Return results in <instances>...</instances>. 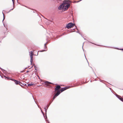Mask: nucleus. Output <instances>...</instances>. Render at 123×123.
Segmentation results:
<instances>
[{
  "label": "nucleus",
  "mask_w": 123,
  "mask_h": 123,
  "mask_svg": "<svg viewBox=\"0 0 123 123\" xmlns=\"http://www.w3.org/2000/svg\"><path fill=\"white\" fill-rule=\"evenodd\" d=\"M70 1L69 0H65L63 2V3L61 5L58 7L59 10H60L62 9L63 11L67 10L70 6Z\"/></svg>",
  "instance_id": "nucleus-1"
},
{
  "label": "nucleus",
  "mask_w": 123,
  "mask_h": 123,
  "mask_svg": "<svg viewBox=\"0 0 123 123\" xmlns=\"http://www.w3.org/2000/svg\"><path fill=\"white\" fill-rule=\"evenodd\" d=\"M74 26V24H73L70 23L67 25L66 27L68 29H69L72 27Z\"/></svg>",
  "instance_id": "nucleus-2"
},
{
  "label": "nucleus",
  "mask_w": 123,
  "mask_h": 123,
  "mask_svg": "<svg viewBox=\"0 0 123 123\" xmlns=\"http://www.w3.org/2000/svg\"><path fill=\"white\" fill-rule=\"evenodd\" d=\"M33 52H32V51H31L30 52V56L31 57V60L30 62L31 63H32L33 61Z\"/></svg>",
  "instance_id": "nucleus-3"
},
{
  "label": "nucleus",
  "mask_w": 123,
  "mask_h": 123,
  "mask_svg": "<svg viewBox=\"0 0 123 123\" xmlns=\"http://www.w3.org/2000/svg\"><path fill=\"white\" fill-rule=\"evenodd\" d=\"M68 88L67 87L64 88H62L61 89L60 91H61V92H63V91H64L68 89Z\"/></svg>",
  "instance_id": "nucleus-4"
},
{
  "label": "nucleus",
  "mask_w": 123,
  "mask_h": 123,
  "mask_svg": "<svg viewBox=\"0 0 123 123\" xmlns=\"http://www.w3.org/2000/svg\"><path fill=\"white\" fill-rule=\"evenodd\" d=\"M61 88V86H57V87L55 88V90H58L59 89H60Z\"/></svg>",
  "instance_id": "nucleus-5"
},
{
  "label": "nucleus",
  "mask_w": 123,
  "mask_h": 123,
  "mask_svg": "<svg viewBox=\"0 0 123 123\" xmlns=\"http://www.w3.org/2000/svg\"><path fill=\"white\" fill-rule=\"evenodd\" d=\"M60 93V91L59 90H58L57 93L55 94V96H57L59 95Z\"/></svg>",
  "instance_id": "nucleus-6"
},
{
  "label": "nucleus",
  "mask_w": 123,
  "mask_h": 123,
  "mask_svg": "<svg viewBox=\"0 0 123 123\" xmlns=\"http://www.w3.org/2000/svg\"><path fill=\"white\" fill-rule=\"evenodd\" d=\"M13 80L15 82V83L16 85L18 84L19 83V82L18 81H17L16 80Z\"/></svg>",
  "instance_id": "nucleus-7"
},
{
  "label": "nucleus",
  "mask_w": 123,
  "mask_h": 123,
  "mask_svg": "<svg viewBox=\"0 0 123 123\" xmlns=\"http://www.w3.org/2000/svg\"><path fill=\"white\" fill-rule=\"evenodd\" d=\"M33 84L32 83H31L28 84V86H32L33 85Z\"/></svg>",
  "instance_id": "nucleus-8"
},
{
  "label": "nucleus",
  "mask_w": 123,
  "mask_h": 123,
  "mask_svg": "<svg viewBox=\"0 0 123 123\" xmlns=\"http://www.w3.org/2000/svg\"><path fill=\"white\" fill-rule=\"evenodd\" d=\"M119 98L123 102V98H120V97H119Z\"/></svg>",
  "instance_id": "nucleus-9"
},
{
  "label": "nucleus",
  "mask_w": 123,
  "mask_h": 123,
  "mask_svg": "<svg viewBox=\"0 0 123 123\" xmlns=\"http://www.w3.org/2000/svg\"><path fill=\"white\" fill-rule=\"evenodd\" d=\"M45 110V112L46 113V110H47L48 108H44Z\"/></svg>",
  "instance_id": "nucleus-10"
},
{
  "label": "nucleus",
  "mask_w": 123,
  "mask_h": 123,
  "mask_svg": "<svg viewBox=\"0 0 123 123\" xmlns=\"http://www.w3.org/2000/svg\"><path fill=\"white\" fill-rule=\"evenodd\" d=\"M40 108V110H41V111H42V113H43V114H44V113H43V111H42V109H41V108Z\"/></svg>",
  "instance_id": "nucleus-11"
},
{
  "label": "nucleus",
  "mask_w": 123,
  "mask_h": 123,
  "mask_svg": "<svg viewBox=\"0 0 123 123\" xmlns=\"http://www.w3.org/2000/svg\"><path fill=\"white\" fill-rule=\"evenodd\" d=\"M2 13H3V16H4V18H3V21L4 20V19H5V18L4 17V14L3 12Z\"/></svg>",
  "instance_id": "nucleus-12"
},
{
  "label": "nucleus",
  "mask_w": 123,
  "mask_h": 123,
  "mask_svg": "<svg viewBox=\"0 0 123 123\" xmlns=\"http://www.w3.org/2000/svg\"><path fill=\"white\" fill-rule=\"evenodd\" d=\"M47 82H48V83H50V84L51 83H50L48 82H47V81L46 82H45V83H47Z\"/></svg>",
  "instance_id": "nucleus-13"
},
{
  "label": "nucleus",
  "mask_w": 123,
  "mask_h": 123,
  "mask_svg": "<svg viewBox=\"0 0 123 123\" xmlns=\"http://www.w3.org/2000/svg\"><path fill=\"white\" fill-rule=\"evenodd\" d=\"M12 0V1H13V2H14V0Z\"/></svg>",
  "instance_id": "nucleus-14"
},
{
  "label": "nucleus",
  "mask_w": 123,
  "mask_h": 123,
  "mask_svg": "<svg viewBox=\"0 0 123 123\" xmlns=\"http://www.w3.org/2000/svg\"><path fill=\"white\" fill-rule=\"evenodd\" d=\"M53 99L54 100L55 98L53 97Z\"/></svg>",
  "instance_id": "nucleus-15"
},
{
  "label": "nucleus",
  "mask_w": 123,
  "mask_h": 123,
  "mask_svg": "<svg viewBox=\"0 0 123 123\" xmlns=\"http://www.w3.org/2000/svg\"><path fill=\"white\" fill-rule=\"evenodd\" d=\"M54 98H55V96H54L53 97Z\"/></svg>",
  "instance_id": "nucleus-16"
},
{
  "label": "nucleus",
  "mask_w": 123,
  "mask_h": 123,
  "mask_svg": "<svg viewBox=\"0 0 123 123\" xmlns=\"http://www.w3.org/2000/svg\"><path fill=\"white\" fill-rule=\"evenodd\" d=\"M55 96V97H56V96H55V95L54 96Z\"/></svg>",
  "instance_id": "nucleus-17"
},
{
  "label": "nucleus",
  "mask_w": 123,
  "mask_h": 123,
  "mask_svg": "<svg viewBox=\"0 0 123 123\" xmlns=\"http://www.w3.org/2000/svg\"><path fill=\"white\" fill-rule=\"evenodd\" d=\"M120 50H123V49H120Z\"/></svg>",
  "instance_id": "nucleus-18"
},
{
  "label": "nucleus",
  "mask_w": 123,
  "mask_h": 123,
  "mask_svg": "<svg viewBox=\"0 0 123 123\" xmlns=\"http://www.w3.org/2000/svg\"><path fill=\"white\" fill-rule=\"evenodd\" d=\"M47 107H49V105H48V106H47Z\"/></svg>",
  "instance_id": "nucleus-19"
},
{
  "label": "nucleus",
  "mask_w": 123,
  "mask_h": 123,
  "mask_svg": "<svg viewBox=\"0 0 123 123\" xmlns=\"http://www.w3.org/2000/svg\"><path fill=\"white\" fill-rule=\"evenodd\" d=\"M48 123H50L49 122V121H48Z\"/></svg>",
  "instance_id": "nucleus-20"
},
{
  "label": "nucleus",
  "mask_w": 123,
  "mask_h": 123,
  "mask_svg": "<svg viewBox=\"0 0 123 123\" xmlns=\"http://www.w3.org/2000/svg\"><path fill=\"white\" fill-rule=\"evenodd\" d=\"M46 118H47V117L46 116Z\"/></svg>",
  "instance_id": "nucleus-21"
}]
</instances>
